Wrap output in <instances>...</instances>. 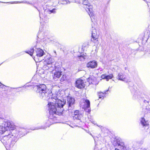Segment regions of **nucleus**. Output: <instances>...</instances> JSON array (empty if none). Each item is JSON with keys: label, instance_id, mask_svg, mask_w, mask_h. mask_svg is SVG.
<instances>
[{"label": "nucleus", "instance_id": "1", "mask_svg": "<svg viewBox=\"0 0 150 150\" xmlns=\"http://www.w3.org/2000/svg\"><path fill=\"white\" fill-rule=\"evenodd\" d=\"M48 103L49 112L50 115L55 117V115H60L63 111V107L66 103L64 100H61L57 99L56 96L53 95Z\"/></svg>", "mask_w": 150, "mask_h": 150}, {"label": "nucleus", "instance_id": "2", "mask_svg": "<svg viewBox=\"0 0 150 150\" xmlns=\"http://www.w3.org/2000/svg\"><path fill=\"white\" fill-rule=\"evenodd\" d=\"M83 4L85 6L84 7L85 8L86 11L88 12L89 15L91 17V20L92 22H93V19H94V16L93 13L92 6L88 3L87 0H84L83 1Z\"/></svg>", "mask_w": 150, "mask_h": 150}, {"label": "nucleus", "instance_id": "3", "mask_svg": "<svg viewBox=\"0 0 150 150\" xmlns=\"http://www.w3.org/2000/svg\"><path fill=\"white\" fill-rule=\"evenodd\" d=\"M80 107L84 109L86 112H88L89 111V108L90 107V102L87 99H82L80 102Z\"/></svg>", "mask_w": 150, "mask_h": 150}, {"label": "nucleus", "instance_id": "4", "mask_svg": "<svg viewBox=\"0 0 150 150\" xmlns=\"http://www.w3.org/2000/svg\"><path fill=\"white\" fill-rule=\"evenodd\" d=\"M98 36L97 35L96 30L94 29L92 31V38L91 41L94 43H98Z\"/></svg>", "mask_w": 150, "mask_h": 150}, {"label": "nucleus", "instance_id": "5", "mask_svg": "<svg viewBox=\"0 0 150 150\" xmlns=\"http://www.w3.org/2000/svg\"><path fill=\"white\" fill-rule=\"evenodd\" d=\"M55 66L54 63H49V64H44L43 68L45 70H48L50 72L52 71L54 69Z\"/></svg>", "mask_w": 150, "mask_h": 150}, {"label": "nucleus", "instance_id": "6", "mask_svg": "<svg viewBox=\"0 0 150 150\" xmlns=\"http://www.w3.org/2000/svg\"><path fill=\"white\" fill-rule=\"evenodd\" d=\"M117 79L119 80L125 81L126 82L129 81V80L122 73H120L118 74L117 76Z\"/></svg>", "mask_w": 150, "mask_h": 150}, {"label": "nucleus", "instance_id": "7", "mask_svg": "<svg viewBox=\"0 0 150 150\" xmlns=\"http://www.w3.org/2000/svg\"><path fill=\"white\" fill-rule=\"evenodd\" d=\"M98 66L97 62L95 60L90 61L88 62L86 65L87 67L91 69H94L97 67Z\"/></svg>", "mask_w": 150, "mask_h": 150}, {"label": "nucleus", "instance_id": "8", "mask_svg": "<svg viewBox=\"0 0 150 150\" xmlns=\"http://www.w3.org/2000/svg\"><path fill=\"white\" fill-rule=\"evenodd\" d=\"M85 84L84 83L83 81L81 79L77 80L75 84V86L79 88H84Z\"/></svg>", "mask_w": 150, "mask_h": 150}, {"label": "nucleus", "instance_id": "9", "mask_svg": "<svg viewBox=\"0 0 150 150\" xmlns=\"http://www.w3.org/2000/svg\"><path fill=\"white\" fill-rule=\"evenodd\" d=\"M46 91L42 92H39L40 97L45 100H48L49 99L50 97L48 96L49 94L47 93Z\"/></svg>", "mask_w": 150, "mask_h": 150}, {"label": "nucleus", "instance_id": "10", "mask_svg": "<svg viewBox=\"0 0 150 150\" xmlns=\"http://www.w3.org/2000/svg\"><path fill=\"white\" fill-rule=\"evenodd\" d=\"M62 72L59 71H54L52 75L53 79L55 81H57L60 77L62 75Z\"/></svg>", "mask_w": 150, "mask_h": 150}, {"label": "nucleus", "instance_id": "11", "mask_svg": "<svg viewBox=\"0 0 150 150\" xmlns=\"http://www.w3.org/2000/svg\"><path fill=\"white\" fill-rule=\"evenodd\" d=\"M54 63V60L49 55H47L45 57L44 61V64Z\"/></svg>", "mask_w": 150, "mask_h": 150}, {"label": "nucleus", "instance_id": "12", "mask_svg": "<svg viewBox=\"0 0 150 150\" xmlns=\"http://www.w3.org/2000/svg\"><path fill=\"white\" fill-rule=\"evenodd\" d=\"M36 87L37 88V93L46 91V86L44 84H42L37 85L36 86Z\"/></svg>", "mask_w": 150, "mask_h": 150}, {"label": "nucleus", "instance_id": "13", "mask_svg": "<svg viewBox=\"0 0 150 150\" xmlns=\"http://www.w3.org/2000/svg\"><path fill=\"white\" fill-rule=\"evenodd\" d=\"M74 98L71 96H68L67 98V103L68 104V106H72L75 103Z\"/></svg>", "mask_w": 150, "mask_h": 150}, {"label": "nucleus", "instance_id": "14", "mask_svg": "<svg viewBox=\"0 0 150 150\" xmlns=\"http://www.w3.org/2000/svg\"><path fill=\"white\" fill-rule=\"evenodd\" d=\"M88 80L89 82V84L91 83L95 85L98 84V82L96 81V79L93 76H91V77H89L88 78Z\"/></svg>", "mask_w": 150, "mask_h": 150}, {"label": "nucleus", "instance_id": "15", "mask_svg": "<svg viewBox=\"0 0 150 150\" xmlns=\"http://www.w3.org/2000/svg\"><path fill=\"white\" fill-rule=\"evenodd\" d=\"M36 56L37 57H41L44 54L43 50L39 48L37 49L36 51Z\"/></svg>", "mask_w": 150, "mask_h": 150}, {"label": "nucleus", "instance_id": "16", "mask_svg": "<svg viewBox=\"0 0 150 150\" xmlns=\"http://www.w3.org/2000/svg\"><path fill=\"white\" fill-rule=\"evenodd\" d=\"M79 111L76 110L74 112L75 115L74 116V118L78 120H80L81 117V115H79Z\"/></svg>", "mask_w": 150, "mask_h": 150}, {"label": "nucleus", "instance_id": "17", "mask_svg": "<svg viewBox=\"0 0 150 150\" xmlns=\"http://www.w3.org/2000/svg\"><path fill=\"white\" fill-rule=\"evenodd\" d=\"M117 145L118 146H120L121 147L124 144V142L121 139L117 140Z\"/></svg>", "mask_w": 150, "mask_h": 150}, {"label": "nucleus", "instance_id": "18", "mask_svg": "<svg viewBox=\"0 0 150 150\" xmlns=\"http://www.w3.org/2000/svg\"><path fill=\"white\" fill-rule=\"evenodd\" d=\"M113 77V75L112 74H111L109 75L106 76V80L107 81H108L109 79H111Z\"/></svg>", "mask_w": 150, "mask_h": 150}, {"label": "nucleus", "instance_id": "19", "mask_svg": "<svg viewBox=\"0 0 150 150\" xmlns=\"http://www.w3.org/2000/svg\"><path fill=\"white\" fill-rule=\"evenodd\" d=\"M141 122L142 125L144 126H146L147 125V122L145 121V120L144 118H142Z\"/></svg>", "mask_w": 150, "mask_h": 150}, {"label": "nucleus", "instance_id": "20", "mask_svg": "<svg viewBox=\"0 0 150 150\" xmlns=\"http://www.w3.org/2000/svg\"><path fill=\"white\" fill-rule=\"evenodd\" d=\"M105 93H103L102 92H99L98 93V96L99 97V98H102V97H104L105 96Z\"/></svg>", "mask_w": 150, "mask_h": 150}, {"label": "nucleus", "instance_id": "21", "mask_svg": "<svg viewBox=\"0 0 150 150\" xmlns=\"http://www.w3.org/2000/svg\"><path fill=\"white\" fill-rule=\"evenodd\" d=\"M67 79V76L65 75H63L60 79V81H65Z\"/></svg>", "mask_w": 150, "mask_h": 150}, {"label": "nucleus", "instance_id": "22", "mask_svg": "<svg viewBox=\"0 0 150 150\" xmlns=\"http://www.w3.org/2000/svg\"><path fill=\"white\" fill-rule=\"evenodd\" d=\"M4 129V128H3L2 126H0V134H2L5 131Z\"/></svg>", "mask_w": 150, "mask_h": 150}, {"label": "nucleus", "instance_id": "23", "mask_svg": "<svg viewBox=\"0 0 150 150\" xmlns=\"http://www.w3.org/2000/svg\"><path fill=\"white\" fill-rule=\"evenodd\" d=\"M7 126L6 127H7L8 128H13L14 127L13 126L11 125L10 122H8L7 123Z\"/></svg>", "mask_w": 150, "mask_h": 150}, {"label": "nucleus", "instance_id": "24", "mask_svg": "<svg viewBox=\"0 0 150 150\" xmlns=\"http://www.w3.org/2000/svg\"><path fill=\"white\" fill-rule=\"evenodd\" d=\"M90 42H85L83 45V47H86V45H87V46H88L90 44Z\"/></svg>", "mask_w": 150, "mask_h": 150}, {"label": "nucleus", "instance_id": "25", "mask_svg": "<svg viewBox=\"0 0 150 150\" xmlns=\"http://www.w3.org/2000/svg\"><path fill=\"white\" fill-rule=\"evenodd\" d=\"M122 149L123 150H127V147L125 145L124 143L122 145V146L121 147Z\"/></svg>", "mask_w": 150, "mask_h": 150}, {"label": "nucleus", "instance_id": "26", "mask_svg": "<svg viewBox=\"0 0 150 150\" xmlns=\"http://www.w3.org/2000/svg\"><path fill=\"white\" fill-rule=\"evenodd\" d=\"M33 49H31L30 50V51H29L28 52H26V53H28L29 54H30L31 56H32L33 54Z\"/></svg>", "mask_w": 150, "mask_h": 150}, {"label": "nucleus", "instance_id": "27", "mask_svg": "<svg viewBox=\"0 0 150 150\" xmlns=\"http://www.w3.org/2000/svg\"><path fill=\"white\" fill-rule=\"evenodd\" d=\"M56 8H54L52 10H49V11L50 12V13H55L56 12Z\"/></svg>", "mask_w": 150, "mask_h": 150}, {"label": "nucleus", "instance_id": "28", "mask_svg": "<svg viewBox=\"0 0 150 150\" xmlns=\"http://www.w3.org/2000/svg\"><path fill=\"white\" fill-rule=\"evenodd\" d=\"M106 76H107V75L106 74H102L101 76V78L102 79H106Z\"/></svg>", "mask_w": 150, "mask_h": 150}, {"label": "nucleus", "instance_id": "29", "mask_svg": "<svg viewBox=\"0 0 150 150\" xmlns=\"http://www.w3.org/2000/svg\"><path fill=\"white\" fill-rule=\"evenodd\" d=\"M78 57H79V59H80L81 60H82L83 59H85L84 56L82 55H80V56H79Z\"/></svg>", "mask_w": 150, "mask_h": 150}, {"label": "nucleus", "instance_id": "30", "mask_svg": "<svg viewBox=\"0 0 150 150\" xmlns=\"http://www.w3.org/2000/svg\"><path fill=\"white\" fill-rule=\"evenodd\" d=\"M59 2H60V3L63 4H65L67 3V2L66 1H59Z\"/></svg>", "mask_w": 150, "mask_h": 150}, {"label": "nucleus", "instance_id": "31", "mask_svg": "<svg viewBox=\"0 0 150 150\" xmlns=\"http://www.w3.org/2000/svg\"><path fill=\"white\" fill-rule=\"evenodd\" d=\"M143 150H150V146L147 147L146 149H144Z\"/></svg>", "mask_w": 150, "mask_h": 150}, {"label": "nucleus", "instance_id": "32", "mask_svg": "<svg viewBox=\"0 0 150 150\" xmlns=\"http://www.w3.org/2000/svg\"><path fill=\"white\" fill-rule=\"evenodd\" d=\"M54 53H55V56H56V55H57V54H56V52L54 50Z\"/></svg>", "mask_w": 150, "mask_h": 150}, {"label": "nucleus", "instance_id": "33", "mask_svg": "<svg viewBox=\"0 0 150 150\" xmlns=\"http://www.w3.org/2000/svg\"><path fill=\"white\" fill-rule=\"evenodd\" d=\"M21 2H19V3H21ZM21 3H24V2H22ZM24 3H27V4H28V3L27 2H24Z\"/></svg>", "mask_w": 150, "mask_h": 150}, {"label": "nucleus", "instance_id": "34", "mask_svg": "<svg viewBox=\"0 0 150 150\" xmlns=\"http://www.w3.org/2000/svg\"><path fill=\"white\" fill-rule=\"evenodd\" d=\"M115 150H119L118 149H115Z\"/></svg>", "mask_w": 150, "mask_h": 150}, {"label": "nucleus", "instance_id": "35", "mask_svg": "<svg viewBox=\"0 0 150 150\" xmlns=\"http://www.w3.org/2000/svg\"><path fill=\"white\" fill-rule=\"evenodd\" d=\"M86 47H88V46H87V45L86 44Z\"/></svg>", "mask_w": 150, "mask_h": 150}, {"label": "nucleus", "instance_id": "36", "mask_svg": "<svg viewBox=\"0 0 150 150\" xmlns=\"http://www.w3.org/2000/svg\"><path fill=\"white\" fill-rule=\"evenodd\" d=\"M19 3V2H17V3Z\"/></svg>", "mask_w": 150, "mask_h": 150}]
</instances>
